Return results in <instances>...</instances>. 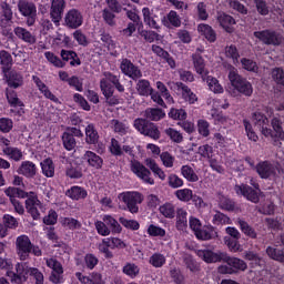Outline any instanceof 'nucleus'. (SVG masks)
Wrapping results in <instances>:
<instances>
[{
	"label": "nucleus",
	"instance_id": "1",
	"mask_svg": "<svg viewBox=\"0 0 284 284\" xmlns=\"http://www.w3.org/2000/svg\"><path fill=\"white\" fill-rule=\"evenodd\" d=\"M252 123L257 128V130H260L263 136H271V139L275 141V145H281V143L276 142V139L284 141V131L278 118H273L271 122L275 134H272V129H268L270 121L261 111H256L252 114Z\"/></svg>",
	"mask_w": 284,
	"mask_h": 284
},
{
	"label": "nucleus",
	"instance_id": "2",
	"mask_svg": "<svg viewBox=\"0 0 284 284\" xmlns=\"http://www.w3.org/2000/svg\"><path fill=\"white\" fill-rule=\"evenodd\" d=\"M229 81L230 85L226 91L229 94H231V97H239V94L252 97L254 93L252 83L239 74V70L232 65H229Z\"/></svg>",
	"mask_w": 284,
	"mask_h": 284
},
{
	"label": "nucleus",
	"instance_id": "3",
	"mask_svg": "<svg viewBox=\"0 0 284 284\" xmlns=\"http://www.w3.org/2000/svg\"><path fill=\"white\" fill-rule=\"evenodd\" d=\"M7 276L11 278V283L22 284L28 281V276H32L36 284H43V273L37 267L28 266V263H18L16 265V273L12 271L7 272Z\"/></svg>",
	"mask_w": 284,
	"mask_h": 284
},
{
	"label": "nucleus",
	"instance_id": "4",
	"mask_svg": "<svg viewBox=\"0 0 284 284\" xmlns=\"http://www.w3.org/2000/svg\"><path fill=\"white\" fill-rule=\"evenodd\" d=\"M102 221H95V230L100 236H110V234H121L122 227L119 221L110 214L101 216Z\"/></svg>",
	"mask_w": 284,
	"mask_h": 284
},
{
	"label": "nucleus",
	"instance_id": "5",
	"mask_svg": "<svg viewBox=\"0 0 284 284\" xmlns=\"http://www.w3.org/2000/svg\"><path fill=\"white\" fill-rule=\"evenodd\" d=\"M114 88L118 90V92H125V87L121 84L119 77L110 72H104L102 74V79L100 80V90L103 97H112V94H114Z\"/></svg>",
	"mask_w": 284,
	"mask_h": 284
},
{
	"label": "nucleus",
	"instance_id": "6",
	"mask_svg": "<svg viewBox=\"0 0 284 284\" xmlns=\"http://www.w3.org/2000/svg\"><path fill=\"white\" fill-rule=\"evenodd\" d=\"M250 184L254 189L247 184L235 185V193L237 196H244V199H246V201H251V203H258V201H261V187L253 178H251Z\"/></svg>",
	"mask_w": 284,
	"mask_h": 284
},
{
	"label": "nucleus",
	"instance_id": "7",
	"mask_svg": "<svg viewBox=\"0 0 284 284\" xmlns=\"http://www.w3.org/2000/svg\"><path fill=\"white\" fill-rule=\"evenodd\" d=\"M224 263L226 265L219 266L220 274H236V272H245L247 263L239 257H231L227 253L224 254Z\"/></svg>",
	"mask_w": 284,
	"mask_h": 284
},
{
	"label": "nucleus",
	"instance_id": "8",
	"mask_svg": "<svg viewBox=\"0 0 284 284\" xmlns=\"http://www.w3.org/2000/svg\"><path fill=\"white\" fill-rule=\"evenodd\" d=\"M119 201L126 204V207L131 214L139 212V205L143 203V194L136 191H126L118 195Z\"/></svg>",
	"mask_w": 284,
	"mask_h": 284
},
{
	"label": "nucleus",
	"instance_id": "9",
	"mask_svg": "<svg viewBox=\"0 0 284 284\" xmlns=\"http://www.w3.org/2000/svg\"><path fill=\"white\" fill-rule=\"evenodd\" d=\"M133 125L135 130L144 136H150V139H153L154 141H159V139H161V131H159V128L145 119H135Z\"/></svg>",
	"mask_w": 284,
	"mask_h": 284
},
{
	"label": "nucleus",
	"instance_id": "10",
	"mask_svg": "<svg viewBox=\"0 0 284 284\" xmlns=\"http://www.w3.org/2000/svg\"><path fill=\"white\" fill-rule=\"evenodd\" d=\"M256 172L261 179L274 181V179H277L278 174H283L284 171L280 170L276 163L263 161L256 165Z\"/></svg>",
	"mask_w": 284,
	"mask_h": 284
},
{
	"label": "nucleus",
	"instance_id": "11",
	"mask_svg": "<svg viewBox=\"0 0 284 284\" xmlns=\"http://www.w3.org/2000/svg\"><path fill=\"white\" fill-rule=\"evenodd\" d=\"M130 170L143 183H146L148 185H154V178H152V172H150L149 169L139 160H131Z\"/></svg>",
	"mask_w": 284,
	"mask_h": 284
},
{
	"label": "nucleus",
	"instance_id": "12",
	"mask_svg": "<svg viewBox=\"0 0 284 284\" xmlns=\"http://www.w3.org/2000/svg\"><path fill=\"white\" fill-rule=\"evenodd\" d=\"M253 34L265 45H281L283 43V36L273 30L255 31Z\"/></svg>",
	"mask_w": 284,
	"mask_h": 284
},
{
	"label": "nucleus",
	"instance_id": "13",
	"mask_svg": "<svg viewBox=\"0 0 284 284\" xmlns=\"http://www.w3.org/2000/svg\"><path fill=\"white\" fill-rule=\"evenodd\" d=\"M17 254L20 261H28L32 254V241L28 235H20L16 240Z\"/></svg>",
	"mask_w": 284,
	"mask_h": 284
},
{
	"label": "nucleus",
	"instance_id": "14",
	"mask_svg": "<svg viewBox=\"0 0 284 284\" xmlns=\"http://www.w3.org/2000/svg\"><path fill=\"white\" fill-rule=\"evenodd\" d=\"M168 85L170 90H173L174 92L178 90V92H181L182 99H184L186 103H190V105H194V103L199 101V97L192 92L190 87L183 84V82H168Z\"/></svg>",
	"mask_w": 284,
	"mask_h": 284
},
{
	"label": "nucleus",
	"instance_id": "15",
	"mask_svg": "<svg viewBox=\"0 0 284 284\" xmlns=\"http://www.w3.org/2000/svg\"><path fill=\"white\" fill-rule=\"evenodd\" d=\"M18 9L22 17H27V26H32L37 21V6L32 2L26 0H20L18 2Z\"/></svg>",
	"mask_w": 284,
	"mask_h": 284
},
{
	"label": "nucleus",
	"instance_id": "16",
	"mask_svg": "<svg viewBox=\"0 0 284 284\" xmlns=\"http://www.w3.org/2000/svg\"><path fill=\"white\" fill-rule=\"evenodd\" d=\"M45 263L47 267L52 270L50 275L51 283H63V265H61L60 262L54 257L45 258Z\"/></svg>",
	"mask_w": 284,
	"mask_h": 284
},
{
	"label": "nucleus",
	"instance_id": "17",
	"mask_svg": "<svg viewBox=\"0 0 284 284\" xmlns=\"http://www.w3.org/2000/svg\"><path fill=\"white\" fill-rule=\"evenodd\" d=\"M120 70L122 74L129 77V79H133V81H135V79H141V77H143L141 69H139V67L132 63V61L128 58H123L120 61Z\"/></svg>",
	"mask_w": 284,
	"mask_h": 284
},
{
	"label": "nucleus",
	"instance_id": "18",
	"mask_svg": "<svg viewBox=\"0 0 284 284\" xmlns=\"http://www.w3.org/2000/svg\"><path fill=\"white\" fill-rule=\"evenodd\" d=\"M26 199V210L32 216V219L37 221L41 216L39 213V210H41V201H39V197H37L34 192L28 193Z\"/></svg>",
	"mask_w": 284,
	"mask_h": 284
},
{
	"label": "nucleus",
	"instance_id": "19",
	"mask_svg": "<svg viewBox=\"0 0 284 284\" xmlns=\"http://www.w3.org/2000/svg\"><path fill=\"white\" fill-rule=\"evenodd\" d=\"M207 105H211V110L207 112L209 116L213 119L215 125L227 123V116L220 112L219 109L221 108V100L211 99L207 101Z\"/></svg>",
	"mask_w": 284,
	"mask_h": 284
},
{
	"label": "nucleus",
	"instance_id": "20",
	"mask_svg": "<svg viewBox=\"0 0 284 284\" xmlns=\"http://www.w3.org/2000/svg\"><path fill=\"white\" fill-rule=\"evenodd\" d=\"M64 26L71 30H77L83 26V14L77 9L69 10L64 16Z\"/></svg>",
	"mask_w": 284,
	"mask_h": 284
},
{
	"label": "nucleus",
	"instance_id": "21",
	"mask_svg": "<svg viewBox=\"0 0 284 284\" xmlns=\"http://www.w3.org/2000/svg\"><path fill=\"white\" fill-rule=\"evenodd\" d=\"M196 254L199 258L204 261V263H220V261H224L225 258V252L217 251L214 252L212 250H197Z\"/></svg>",
	"mask_w": 284,
	"mask_h": 284
},
{
	"label": "nucleus",
	"instance_id": "22",
	"mask_svg": "<svg viewBox=\"0 0 284 284\" xmlns=\"http://www.w3.org/2000/svg\"><path fill=\"white\" fill-rule=\"evenodd\" d=\"M64 10L65 0H52L50 17L55 26H59V23H61V17L63 16Z\"/></svg>",
	"mask_w": 284,
	"mask_h": 284
},
{
	"label": "nucleus",
	"instance_id": "23",
	"mask_svg": "<svg viewBox=\"0 0 284 284\" xmlns=\"http://www.w3.org/2000/svg\"><path fill=\"white\" fill-rule=\"evenodd\" d=\"M17 173L26 179H34L37 176V164L32 161H22Z\"/></svg>",
	"mask_w": 284,
	"mask_h": 284
},
{
	"label": "nucleus",
	"instance_id": "24",
	"mask_svg": "<svg viewBox=\"0 0 284 284\" xmlns=\"http://www.w3.org/2000/svg\"><path fill=\"white\" fill-rule=\"evenodd\" d=\"M193 68L196 74L201 77L202 81H205V78L210 75V70L205 67V60L199 53L193 54Z\"/></svg>",
	"mask_w": 284,
	"mask_h": 284
},
{
	"label": "nucleus",
	"instance_id": "25",
	"mask_svg": "<svg viewBox=\"0 0 284 284\" xmlns=\"http://www.w3.org/2000/svg\"><path fill=\"white\" fill-rule=\"evenodd\" d=\"M32 81L37 85L39 92L43 94L44 99H49V101H52L53 103H59V98L50 91V88H48L39 77L32 75Z\"/></svg>",
	"mask_w": 284,
	"mask_h": 284
},
{
	"label": "nucleus",
	"instance_id": "26",
	"mask_svg": "<svg viewBox=\"0 0 284 284\" xmlns=\"http://www.w3.org/2000/svg\"><path fill=\"white\" fill-rule=\"evenodd\" d=\"M82 159L84 163H88L89 168H93V170H101V168H103V158L92 151H85Z\"/></svg>",
	"mask_w": 284,
	"mask_h": 284
},
{
	"label": "nucleus",
	"instance_id": "27",
	"mask_svg": "<svg viewBox=\"0 0 284 284\" xmlns=\"http://www.w3.org/2000/svg\"><path fill=\"white\" fill-rule=\"evenodd\" d=\"M75 276L81 284H105V280L101 273L93 272L89 276H85L83 273L78 272Z\"/></svg>",
	"mask_w": 284,
	"mask_h": 284
},
{
	"label": "nucleus",
	"instance_id": "28",
	"mask_svg": "<svg viewBox=\"0 0 284 284\" xmlns=\"http://www.w3.org/2000/svg\"><path fill=\"white\" fill-rule=\"evenodd\" d=\"M142 14H143V21L145 26L149 28H152L153 30H159V17L154 13V10L144 7L142 9Z\"/></svg>",
	"mask_w": 284,
	"mask_h": 284
},
{
	"label": "nucleus",
	"instance_id": "29",
	"mask_svg": "<svg viewBox=\"0 0 284 284\" xmlns=\"http://www.w3.org/2000/svg\"><path fill=\"white\" fill-rule=\"evenodd\" d=\"M13 32L17 38L20 39V41H24V43H29L30 45L37 43V38L32 32H30L28 29L22 27H16L13 29Z\"/></svg>",
	"mask_w": 284,
	"mask_h": 284
},
{
	"label": "nucleus",
	"instance_id": "30",
	"mask_svg": "<svg viewBox=\"0 0 284 284\" xmlns=\"http://www.w3.org/2000/svg\"><path fill=\"white\" fill-rule=\"evenodd\" d=\"M196 239L199 241H211V239H216L219 236V233L216 232V229L212 225H206L201 227L196 233H195Z\"/></svg>",
	"mask_w": 284,
	"mask_h": 284
},
{
	"label": "nucleus",
	"instance_id": "31",
	"mask_svg": "<svg viewBox=\"0 0 284 284\" xmlns=\"http://www.w3.org/2000/svg\"><path fill=\"white\" fill-rule=\"evenodd\" d=\"M12 8L8 3L1 4V12H0V28H6L10 21H12Z\"/></svg>",
	"mask_w": 284,
	"mask_h": 284
},
{
	"label": "nucleus",
	"instance_id": "32",
	"mask_svg": "<svg viewBox=\"0 0 284 284\" xmlns=\"http://www.w3.org/2000/svg\"><path fill=\"white\" fill-rule=\"evenodd\" d=\"M175 227L180 232H185V230H187V211L183 207L176 210Z\"/></svg>",
	"mask_w": 284,
	"mask_h": 284
},
{
	"label": "nucleus",
	"instance_id": "33",
	"mask_svg": "<svg viewBox=\"0 0 284 284\" xmlns=\"http://www.w3.org/2000/svg\"><path fill=\"white\" fill-rule=\"evenodd\" d=\"M144 163H145L146 168H149V170H151V172H153L154 176H158L160 179V181H165L168 175H165V171H163V169H161V166H159L156 161H154L152 158H149V159L144 160Z\"/></svg>",
	"mask_w": 284,
	"mask_h": 284
},
{
	"label": "nucleus",
	"instance_id": "34",
	"mask_svg": "<svg viewBox=\"0 0 284 284\" xmlns=\"http://www.w3.org/2000/svg\"><path fill=\"white\" fill-rule=\"evenodd\" d=\"M217 21L226 32H234V28L232 26H234L236 21L234 20V18H232V16H229L226 13H220L217 17Z\"/></svg>",
	"mask_w": 284,
	"mask_h": 284
},
{
	"label": "nucleus",
	"instance_id": "35",
	"mask_svg": "<svg viewBox=\"0 0 284 284\" xmlns=\"http://www.w3.org/2000/svg\"><path fill=\"white\" fill-rule=\"evenodd\" d=\"M4 194L9 197L10 203L17 201V199H26V196H28V192L14 186L7 187Z\"/></svg>",
	"mask_w": 284,
	"mask_h": 284
},
{
	"label": "nucleus",
	"instance_id": "36",
	"mask_svg": "<svg viewBox=\"0 0 284 284\" xmlns=\"http://www.w3.org/2000/svg\"><path fill=\"white\" fill-rule=\"evenodd\" d=\"M235 223L239 225L241 232H243L245 236H248V239H256V236H258L256 230H254V227H252L245 220L237 219Z\"/></svg>",
	"mask_w": 284,
	"mask_h": 284
},
{
	"label": "nucleus",
	"instance_id": "37",
	"mask_svg": "<svg viewBox=\"0 0 284 284\" xmlns=\"http://www.w3.org/2000/svg\"><path fill=\"white\" fill-rule=\"evenodd\" d=\"M135 90L138 94H140V97H150V94H152L154 89H152L150 81L142 79L138 81L135 85Z\"/></svg>",
	"mask_w": 284,
	"mask_h": 284
},
{
	"label": "nucleus",
	"instance_id": "38",
	"mask_svg": "<svg viewBox=\"0 0 284 284\" xmlns=\"http://www.w3.org/2000/svg\"><path fill=\"white\" fill-rule=\"evenodd\" d=\"M197 32L205 37V39L209 40L211 43H214V41H216V32H214V29H212V27H210L209 24H199Z\"/></svg>",
	"mask_w": 284,
	"mask_h": 284
},
{
	"label": "nucleus",
	"instance_id": "39",
	"mask_svg": "<svg viewBox=\"0 0 284 284\" xmlns=\"http://www.w3.org/2000/svg\"><path fill=\"white\" fill-rule=\"evenodd\" d=\"M2 152L6 156H8V159H11L12 161H23V151H21L19 148L6 146Z\"/></svg>",
	"mask_w": 284,
	"mask_h": 284
},
{
	"label": "nucleus",
	"instance_id": "40",
	"mask_svg": "<svg viewBox=\"0 0 284 284\" xmlns=\"http://www.w3.org/2000/svg\"><path fill=\"white\" fill-rule=\"evenodd\" d=\"M7 83L9 88H21V85H23V75L16 71H11L7 78Z\"/></svg>",
	"mask_w": 284,
	"mask_h": 284
},
{
	"label": "nucleus",
	"instance_id": "41",
	"mask_svg": "<svg viewBox=\"0 0 284 284\" xmlns=\"http://www.w3.org/2000/svg\"><path fill=\"white\" fill-rule=\"evenodd\" d=\"M67 196L72 199V201H80V199H85V196H88V191L81 186H72L67 191Z\"/></svg>",
	"mask_w": 284,
	"mask_h": 284
},
{
	"label": "nucleus",
	"instance_id": "42",
	"mask_svg": "<svg viewBox=\"0 0 284 284\" xmlns=\"http://www.w3.org/2000/svg\"><path fill=\"white\" fill-rule=\"evenodd\" d=\"M181 175L183 179L189 181V183H196L199 181V175L194 172V169L190 165L181 166Z\"/></svg>",
	"mask_w": 284,
	"mask_h": 284
},
{
	"label": "nucleus",
	"instance_id": "43",
	"mask_svg": "<svg viewBox=\"0 0 284 284\" xmlns=\"http://www.w3.org/2000/svg\"><path fill=\"white\" fill-rule=\"evenodd\" d=\"M203 81L207 83L209 90H211V92H214V94H223L224 92L223 85H221V83L216 78L212 75H207Z\"/></svg>",
	"mask_w": 284,
	"mask_h": 284
},
{
	"label": "nucleus",
	"instance_id": "44",
	"mask_svg": "<svg viewBox=\"0 0 284 284\" xmlns=\"http://www.w3.org/2000/svg\"><path fill=\"white\" fill-rule=\"evenodd\" d=\"M85 141L89 145H94L99 141V132L94 128V124H88L85 128Z\"/></svg>",
	"mask_w": 284,
	"mask_h": 284
},
{
	"label": "nucleus",
	"instance_id": "45",
	"mask_svg": "<svg viewBox=\"0 0 284 284\" xmlns=\"http://www.w3.org/2000/svg\"><path fill=\"white\" fill-rule=\"evenodd\" d=\"M159 212L164 216V219H174V216H176V209L170 202L162 204L159 207Z\"/></svg>",
	"mask_w": 284,
	"mask_h": 284
},
{
	"label": "nucleus",
	"instance_id": "46",
	"mask_svg": "<svg viewBox=\"0 0 284 284\" xmlns=\"http://www.w3.org/2000/svg\"><path fill=\"white\" fill-rule=\"evenodd\" d=\"M122 272L130 278H136L141 272V268L139 267V265H136L134 263H126L123 266Z\"/></svg>",
	"mask_w": 284,
	"mask_h": 284
},
{
	"label": "nucleus",
	"instance_id": "47",
	"mask_svg": "<svg viewBox=\"0 0 284 284\" xmlns=\"http://www.w3.org/2000/svg\"><path fill=\"white\" fill-rule=\"evenodd\" d=\"M175 196L179 201H182L183 203H190L194 196V192L192 189H180L175 191Z\"/></svg>",
	"mask_w": 284,
	"mask_h": 284
},
{
	"label": "nucleus",
	"instance_id": "48",
	"mask_svg": "<svg viewBox=\"0 0 284 284\" xmlns=\"http://www.w3.org/2000/svg\"><path fill=\"white\" fill-rule=\"evenodd\" d=\"M110 125L114 132L121 134V136L128 134L130 132V126L119 120H111Z\"/></svg>",
	"mask_w": 284,
	"mask_h": 284
},
{
	"label": "nucleus",
	"instance_id": "49",
	"mask_svg": "<svg viewBox=\"0 0 284 284\" xmlns=\"http://www.w3.org/2000/svg\"><path fill=\"white\" fill-rule=\"evenodd\" d=\"M60 223L67 230H81V222L74 217H62Z\"/></svg>",
	"mask_w": 284,
	"mask_h": 284
},
{
	"label": "nucleus",
	"instance_id": "50",
	"mask_svg": "<svg viewBox=\"0 0 284 284\" xmlns=\"http://www.w3.org/2000/svg\"><path fill=\"white\" fill-rule=\"evenodd\" d=\"M219 206L221 207V210H225L226 212H234L235 210V204L234 201L230 200L227 196L225 195H219Z\"/></svg>",
	"mask_w": 284,
	"mask_h": 284
},
{
	"label": "nucleus",
	"instance_id": "51",
	"mask_svg": "<svg viewBox=\"0 0 284 284\" xmlns=\"http://www.w3.org/2000/svg\"><path fill=\"white\" fill-rule=\"evenodd\" d=\"M155 87L158 88L161 97L165 99L166 103H169V105H172V103H174V98H172V94H170L168 87H165V84L161 81H158L155 83Z\"/></svg>",
	"mask_w": 284,
	"mask_h": 284
},
{
	"label": "nucleus",
	"instance_id": "52",
	"mask_svg": "<svg viewBox=\"0 0 284 284\" xmlns=\"http://www.w3.org/2000/svg\"><path fill=\"white\" fill-rule=\"evenodd\" d=\"M149 263L150 265H152V267L159 268L163 267V265L168 263V260L165 258V255L161 253H154L153 255L150 256Z\"/></svg>",
	"mask_w": 284,
	"mask_h": 284
},
{
	"label": "nucleus",
	"instance_id": "53",
	"mask_svg": "<svg viewBox=\"0 0 284 284\" xmlns=\"http://www.w3.org/2000/svg\"><path fill=\"white\" fill-rule=\"evenodd\" d=\"M42 173L48 179H52L54 176V163L50 159H45L41 162Z\"/></svg>",
	"mask_w": 284,
	"mask_h": 284
},
{
	"label": "nucleus",
	"instance_id": "54",
	"mask_svg": "<svg viewBox=\"0 0 284 284\" xmlns=\"http://www.w3.org/2000/svg\"><path fill=\"white\" fill-rule=\"evenodd\" d=\"M105 243L110 246V250H125L128 247L125 242L119 237H106Z\"/></svg>",
	"mask_w": 284,
	"mask_h": 284
},
{
	"label": "nucleus",
	"instance_id": "55",
	"mask_svg": "<svg viewBox=\"0 0 284 284\" xmlns=\"http://www.w3.org/2000/svg\"><path fill=\"white\" fill-rule=\"evenodd\" d=\"M266 254L273 261H277L278 263H284V252L283 251L272 247V246H268L266 248Z\"/></svg>",
	"mask_w": 284,
	"mask_h": 284
},
{
	"label": "nucleus",
	"instance_id": "56",
	"mask_svg": "<svg viewBox=\"0 0 284 284\" xmlns=\"http://www.w3.org/2000/svg\"><path fill=\"white\" fill-rule=\"evenodd\" d=\"M145 116L151 121H161L165 116V112L161 109H146Z\"/></svg>",
	"mask_w": 284,
	"mask_h": 284
},
{
	"label": "nucleus",
	"instance_id": "57",
	"mask_svg": "<svg viewBox=\"0 0 284 284\" xmlns=\"http://www.w3.org/2000/svg\"><path fill=\"white\" fill-rule=\"evenodd\" d=\"M164 133L173 143H183V133L181 131H178L175 129L169 128L164 130Z\"/></svg>",
	"mask_w": 284,
	"mask_h": 284
},
{
	"label": "nucleus",
	"instance_id": "58",
	"mask_svg": "<svg viewBox=\"0 0 284 284\" xmlns=\"http://www.w3.org/2000/svg\"><path fill=\"white\" fill-rule=\"evenodd\" d=\"M44 57L51 65H54V68H65V62H62L53 52L47 51L44 52Z\"/></svg>",
	"mask_w": 284,
	"mask_h": 284
},
{
	"label": "nucleus",
	"instance_id": "59",
	"mask_svg": "<svg viewBox=\"0 0 284 284\" xmlns=\"http://www.w3.org/2000/svg\"><path fill=\"white\" fill-rule=\"evenodd\" d=\"M62 142L65 148V150H74L77 148V140H74V136L70 134V132H64L62 134Z\"/></svg>",
	"mask_w": 284,
	"mask_h": 284
},
{
	"label": "nucleus",
	"instance_id": "60",
	"mask_svg": "<svg viewBox=\"0 0 284 284\" xmlns=\"http://www.w3.org/2000/svg\"><path fill=\"white\" fill-rule=\"evenodd\" d=\"M146 234H149V236H159L160 239H163L166 232L165 229L159 225L150 224L146 229Z\"/></svg>",
	"mask_w": 284,
	"mask_h": 284
},
{
	"label": "nucleus",
	"instance_id": "61",
	"mask_svg": "<svg viewBox=\"0 0 284 284\" xmlns=\"http://www.w3.org/2000/svg\"><path fill=\"white\" fill-rule=\"evenodd\" d=\"M53 43L59 48H70V37L63 33H57L55 38L53 39Z\"/></svg>",
	"mask_w": 284,
	"mask_h": 284
},
{
	"label": "nucleus",
	"instance_id": "62",
	"mask_svg": "<svg viewBox=\"0 0 284 284\" xmlns=\"http://www.w3.org/2000/svg\"><path fill=\"white\" fill-rule=\"evenodd\" d=\"M225 57H227V59H232L234 65H239V58L241 55L234 45H229L225 48Z\"/></svg>",
	"mask_w": 284,
	"mask_h": 284
},
{
	"label": "nucleus",
	"instance_id": "63",
	"mask_svg": "<svg viewBox=\"0 0 284 284\" xmlns=\"http://www.w3.org/2000/svg\"><path fill=\"white\" fill-rule=\"evenodd\" d=\"M197 132L199 134H201V136H204V138L210 136V122H207V120H199Z\"/></svg>",
	"mask_w": 284,
	"mask_h": 284
},
{
	"label": "nucleus",
	"instance_id": "64",
	"mask_svg": "<svg viewBox=\"0 0 284 284\" xmlns=\"http://www.w3.org/2000/svg\"><path fill=\"white\" fill-rule=\"evenodd\" d=\"M272 78L277 83V85H283L284 87V72L282 71L281 68L273 69Z\"/></svg>",
	"mask_w": 284,
	"mask_h": 284
}]
</instances>
